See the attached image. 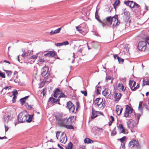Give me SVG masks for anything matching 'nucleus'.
Segmentation results:
<instances>
[{"mask_svg":"<svg viewBox=\"0 0 149 149\" xmlns=\"http://www.w3.org/2000/svg\"><path fill=\"white\" fill-rule=\"evenodd\" d=\"M73 147V144L70 142L68 144V145L66 147V149H72Z\"/></svg>","mask_w":149,"mask_h":149,"instance_id":"23","label":"nucleus"},{"mask_svg":"<svg viewBox=\"0 0 149 149\" xmlns=\"http://www.w3.org/2000/svg\"><path fill=\"white\" fill-rule=\"evenodd\" d=\"M81 93L82 94H83L84 95L86 96H87V93L86 91H80Z\"/></svg>","mask_w":149,"mask_h":149,"instance_id":"39","label":"nucleus"},{"mask_svg":"<svg viewBox=\"0 0 149 149\" xmlns=\"http://www.w3.org/2000/svg\"><path fill=\"white\" fill-rule=\"evenodd\" d=\"M56 119L60 126L64 127L67 125V118L61 119L59 117L56 116Z\"/></svg>","mask_w":149,"mask_h":149,"instance_id":"6","label":"nucleus"},{"mask_svg":"<svg viewBox=\"0 0 149 149\" xmlns=\"http://www.w3.org/2000/svg\"><path fill=\"white\" fill-rule=\"evenodd\" d=\"M134 6H135L137 8H139L140 6L138 4L135 2L134 3Z\"/></svg>","mask_w":149,"mask_h":149,"instance_id":"59","label":"nucleus"},{"mask_svg":"<svg viewBox=\"0 0 149 149\" xmlns=\"http://www.w3.org/2000/svg\"><path fill=\"white\" fill-rule=\"evenodd\" d=\"M128 147L130 148H135V149H140L141 148L138 141L134 139H132L129 142L128 144Z\"/></svg>","mask_w":149,"mask_h":149,"instance_id":"5","label":"nucleus"},{"mask_svg":"<svg viewBox=\"0 0 149 149\" xmlns=\"http://www.w3.org/2000/svg\"><path fill=\"white\" fill-rule=\"evenodd\" d=\"M59 140L60 142L65 143L67 141V138L64 132L62 133Z\"/></svg>","mask_w":149,"mask_h":149,"instance_id":"11","label":"nucleus"},{"mask_svg":"<svg viewBox=\"0 0 149 149\" xmlns=\"http://www.w3.org/2000/svg\"><path fill=\"white\" fill-rule=\"evenodd\" d=\"M119 1L117 2V1H116L113 4V6L114 8H115V7L116 6L118 5L119 4Z\"/></svg>","mask_w":149,"mask_h":149,"instance_id":"50","label":"nucleus"},{"mask_svg":"<svg viewBox=\"0 0 149 149\" xmlns=\"http://www.w3.org/2000/svg\"><path fill=\"white\" fill-rule=\"evenodd\" d=\"M13 96V97L12 101L14 103L16 102V97L15 95Z\"/></svg>","mask_w":149,"mask_h":149,"instance_id":"54","label":"nucleus"},{"mask_svg":"<svg viewBox=\"0 0 149 149\" xmlns=\"http://www.w3.org/2000/svg\"><path fill=\"white\" fill-rule=\"evenodd\" d=\"M0 77L3 78H5V74L2 73L1 71H0Z\"/></svg>","mask_w":149,"mask_h":149,"instance_id":"44","label":"nucleus"},{"mask_svg":"<svg viewBox=\"0 0 149 149\" xmlns=\"http://www.w3.org/2000/svg\"><path fill=\"white\" fill-rule=\"evenodd\" d=\"M116 127H115L113 130L111 131V134L112 136H113L115 135L117 133L116 132Z\"/></svg>","mask_w":149,"mask_h":149,"instance_id":"31","label":"nucleus"},{"mask_svg":"<svg viewBox=\"0 0 149 149\" xmlns=\"http://www.w3.org/2000/svg\"><path fill=\"white\" fill-rule=\"evenodd\" d=\"M55 45L56 46H61L63 45V44L62 42L61 43H56L55 44Z\"/></svg>","mask_w":149,"mask_h":149,"instance_id":"49","label":"nucleus"},{"mask_svg":"<svg viewBox=\"0 0 149 149\" xmlns=\"http://www.w3.org/2000/svg\"><path fill=\"white\" fill-rule=\"evenodd\" d=\"M118 16L115 15L113 17H108L106 19H104L102 21L101 25L103 28H107L109 26L113 24V27H115L120 23L118 19Z\"/></svg>","mask_w":149,"mask_h":149,"instance_id":"1","label":"nucleus"},{"mask_svg":"<svg viewBox=\"0 0 149 149\" xmlns=\"http://www.w3.org/2000/svg\"><path fill=\"white\" fill-rule=\"evenodd\" d=\"M29 115L28 117V119H27V118H26V121L27 122L30 123L32 121L33 115Z\"/></svg>","mask_w":149,"mask_h":149,"instance_id":"25","label":"nucleus"},{"mask_svg":"<svg viewBox=\"0 0 149 149\" xmlns=\"http://www.w3.org/2000/svg\"><path fill=\"white\" fill-rule=\"evenodd\" d=\"M109 93L108 89H105L102 91V94L104 96H106Z\"/></svg>","mask_w":149,"mask_h":149,"instance_id":"29","label":"nucleus"},{"mask_svg":"<svg viewBox=\"0 0 149 149\" xmlns=\"http://www.w3.org/2000/svg\"><path fill=\"white\" fill-rule=\"evenodd\" d=\"M39 54H37L36 55H33L31 56L30 58L31 59H36L38 57V55Z\"/></svg>","mask_w":149,"mask_h":149,"instance_id":"45","label":"nucleus"},{"mask_svg":"<svg viewBox=\"0 0 149 149\" xmlns=\"http://www.w3.org/2000/svg\"><path fill=\"white\" fill-rule=\"evenodd\" d=\"M32 51L28 50L27 52H23L22 54V56L24 58H28L29 56L33 54Z\"/></svg>","mask_w":149,"mask_h":149,"instance_id":"13","label":"nucleus"},{"mask_svg":"<svg viewBox=\"0 0 149 149\" xmlns=\"http://www.w3.org/2000/svg\"><path fill=\"white\" fill-rule=\"evenodd\" d=\"M132 1H124V3L127 6H129L130 8L131 5V4L132 3Z\"/></svg>","mask_w":149,"mask_h":149,"instance_id":"24","label":"nucleus"},{"mask_svg":"<svg viewBox=\"0 0 149 149\" xmlns=\"http://www.w3.org/2000/svg\"><path fill=\"white\" fill-rule=\"evenodd\" d=\"M7 122H8L10 120H12V118H10V116L9 115H8L7 116Z\"/></svg>","mask_w":149,"mask_h":149,"instance_id":"51","label":"nucleus"},{"mask_svg":"<svg viewBox=\"0 0 149 149\" xmlns=\"http://www.w3.org/2000/svg\"><path fill=\"white\" fill-rule=\"evenodd\" d=\"M128 133L127 129H124V128L122 129V130L120 132V133H122L124 134H127Z\"/></svg>","mask_w":149,"mask_h":149,"instance_id":"33","label":"nucleus"},{"mask_svg":"<svg viewBox=\"0 0 149 149\" xmlns=\"http://www.w3.org/2000/svg\"><path fill=\"white\" fill-rule=\"evenodd\" d=\"M118 62L119 63H122L124 61V59L121 58L119 57V58L118 59Z\"/></svg>","mask_w":149,"mask_h":149,"instance_id":"43","label":"nucleus"},{"mask_svg":"<svg viewBox=\"0 0 149 149\" xmlns=\"http://www.w3.org/2000/svg\"><path fill=\"white\" fill-rule=\"evenodd\" d=\"M41 74L42 77L44 78V81L46 82H51V75L49 73V68L48 67L45 66L41 69Z\"/></svg>","mask_w":149,"mask_h":149,"instance_id":"3","label":"nucleus"},{"mask_svg":"<svg viewBox=\"0 0 149 149\" xmlns=\"http://www.w3.org/2000/svg\"><path fill=\"white\" fill-rule=\"evenodd\" d=\"M61 91L59 89L57 88L56 89L54 92V96L55 97H58L60 93L61 92Z\"/></svg>","mask_w":149,"mask_h":149,"instance_id":"16","label":"nucleus"},{"mask_svg":"<svg viewBox=\"0 0 149 149\" xmlns=\"http://www.w3.org/2000/svg\"><path fill=\"white\" fill-rule=\"evenodd\" d=\"M121 95L122 94L120 93H116L114 96L115 101H118L120 99Z\"/></svg>","mask_w":149,"mask_h":149,"instance_id":"17","label":"nucleus"},{"mask_svg":"<svg viewBox=\"0 0 149 149\" xmlns=\"http://www.w3.org/2000/svg\"><path fill=\"white\" fill-rule=\"evenodd\" d=\"M59 100H60L59 99H56L53 97H50L49 100V102H51L52 104L53 103H57L58 102V104H60L59 102Z\"/></svg>","mask_w":149,"mask_h":149,"instance_id":"15","label":"nucleus"},{"mask_svg":"<svg viewBox=\"0 0 149 149\" xmlns=\"http://www.w3.org/2000/svg\"><path fill=\"white\" fill-rule=\"evenodd\" d=\"M61 29V28L60 27L55 30L54 31H51L50 32V34L52 35L54 34L59 33L60 32Z\"/></svg>","mask_w":149,"mask_h":149,"instance_id":"20","label":"nucleus"},{"mask_svg":"<svg viewBox=\"0 0 149 149\" xmlns=\"http://www.w3.org/2000/svg\"><path fill=\"white\" fill-rule=\"evenodd\" d=\"M13 93L12 95H14L17 94L18 93L17 91L16 90H14L12 92Z\"/></svg>","mask_w":149,"mask_h":149,"instance_id":"48","label":"nucleus"},{"mask_svg":"<svg viewBox=\"0 0 149 149\" xmlns=\"http://www.w3.org/2000/svg\"><path fill=\"white\" fill-rule=\"evenodd\" d=\"M7 119V116L6 117L5 116H4L3 118V121H4L6 122Z\"/></svg>","mask_w":149,"mask_h":149,"instance_id":"63","label":"nucleus"},{"mask_svg":"<svg viewBox=\"0 0 149 149\" xmlns=\"http://www.w3.org/2000/svg\"><path fill=\"white\" fill-rule=\"evenodd\" d=\"M136 84V82L134 80H130L129 85L131 89L133 91H136L137 89H138L139 87V86L138 84H137V86H135Z\"/></svg>","mask_w":149,"mask_h":149,"instance_id":"8","label":"nucleus"},{"mask_svg":"<svg viewBox=\"0 0 149 149\" xmlns=\"http://www.w3.org/2000/svg\"><path fill=\"white\" fill-rule=\"evenodd\" d=\"M143 86H144L145 85H148L149 83V79L147 78H145L143 79Z\"/></svg>","mask_w":149,"mask_h":149,"instance_id":"21","label":"nucleus"},{"mask_svg":"<svg viewBox=\"0 0 149 149\" xmlns=\"http://www.w3.org/2000/svg\"><path fill=\"white\" fill-rule=\"evenodd\" d=\"M79 32L81 33V34H82V35H85L87 33V31L86 30L85 31L84 30H83V29H82V31H80Z\"/></svg>","mask_w":149,"mask_h":149,"instance_id":"41","label":"nucleus"},{"mask_svg":"<svg viewBox=\"0 0 149 149\" xmlns=\"http://www.w3.org/2000/svg\"><path fill=\"white\" fill-rule=\"evenodd\" d=\"M11 87V86H6L4 87V89L5 90H7L8 89L9 90L10 89Z\"/></svg>","mask_w":149,"mask_h":149,"instance_id":"58","label":"nucleus"},{"mask_svg":"<svg viewBox=\"0 0 149 149\" xmlns=\"http://www.w3.org/2000/svg\"><path fill=\"white\" fill-rule=\"evenodd\" d=\"M99 10V9H98L97 8L96 9V11L95 13V18L100 23H101L102 21L100 19L99 17V16L98 15V12Z\"/></svg>","mask_w":149,"mask_h":149,"instance_id":"18","label":"nucleus"},{"mask_svg":"<svg viewBox=\"0 0 149 149\" xmlns=\"http://www.w3.org/2000/svg\"><path fill=\"white\" fill-rule=\"evenodd\" d=\"M74 116L70 117L68 118H67V125H72V120L74 118Z\"/></svg>","mask_w":149,"mask_h":149,"instance_id":"22","label":"nucleus"},{"mask_svg":"<svg viewBox=\"0 0 149 149\" xmlns=\"http://www.w3.org/2000/svg\"><path fill=\"white\" fill-rule=\"evenodd\" d=\"M113 56L114 57L115 59H118L119 58V57L117 54L114 55Z\"/></svg>","mask_w":149,"mask_h":149,"instance_id":"61","label":"nucleus"},{"mask_svg":"<svg viewBox=\"0 0 149 149\" xmlns=\"http://www.w3.org/2000/svg\"><path fill=\"white\" fill-rule=\"evenodd\" d=\"M102 99L101 98H97L96 100H95V104L96 105H97V104L98 103H99L100 101H101V100Z\"/></svg>","mask_w":149,"mask_h":149,"instance_id":"36","label":"nucleus"},{"mask_svg":"<svg viewBox=\"0 0 149 149\" xmlns=\"http://www.w3.org/2000/svg\"><path fill=\"white\" fill-rule=\"evenodd\" d=\"M44 56H48L51 57H55V58H56L55 56H57L56 52L54 51H50L48 53L44 54Z\"/></svg>","mask_w":149,"mask_h":149,"instance_id":"12","label":"nucleus"},{"mask_svg":"<svg viewBox=\"0 0 149 149\" xmlns=\"http://www.w3.org/2000/svg\"><path fill=\"white\" fill-rule=\"evenodd\" d=\"M72 125H67L64 127L68 129H74L73 126Z\"/></svg>","mask_w":149,"mask_h":149,"instance_id":"28","label":"nucleus"},{"mask_svg":"<svg viewBox=\"0 0 149 149\" xmlns=\"http://www.w3.org/2000/svg\"><path fill=\"white\" fill-rule=\"evenodd\" d=\"M45 85V83L44 82L42 81L40 84L39 86L40 87H42Z\"/></svg>","mask_w":149,"mask_h":149,"instance_id":"55","label":"nucleus"},{"mask_svg":"<svg viewBox=\"0 0 149 149\" xmlns=\"http://www.w3.org/2000/svg\"><path fill=\"white\" fill-rule=\"evenodd\" d=\"M91 141H93L88 138H86L84 140V142L85 143H91Z\"/></svg>","mask_w":149,"mask_h":149,"instance_id":"27","label":"nucleus"},{"mask_svg":"<svg viewBox=\"0 0 149 149\" xmlns=\"http://www.w3.org/2000/svg\"><path fill=\"white\" fill-rule=\"evenodd\" d=\"M25 103V106H26V104H27L28 107H27V108L28 109H30L32 108V107H31V106L29 105L28 104V103Z\"/></svg>","mask_w":149,"mask_h":149,"instance_id":"53","label":"nucleus"},{"mask_svg":"<svg viewBox=\"0 0 149 149\" xmlns=\"http://www.w3.org/2000/svg\"><path fill=\"white\" fill-rule=\"evenodd\" d=\"M109 80H111V82H112V81L113 80V79L111 76H109V77H106L105 81L107 82Z\"/></svg>","mask_w":149,"mask_h":149,"instance_id":"35","label":"nucleus"},{"mask_svg":"<svg viewBox=\"0 0 149 149\" xmlns=\"http://www.w3.org/2000/svg\"><path fill=\"white\" fill-rule=\"evenodd\" d=\"M61 132H59V131H57L56 132V138H57V139H58V137H59V135H60V133H61Z\"/></svg>","mask_w":149,"mask_h":149,"instance_id":"38","label":"nucleus"},{"mask_svg":"<svg viewBox=\"0 0 149 149\" xmlns=\"http://www.w3.org/2000/svg\"><path fill=\"white\" fill-rule=\"evenodd\" d=\"M122 86H123V84H122L119 83L118 84V88H121L122 87Z\"/></svg>","mask_w":149,"mask_h":149,"instance_id":"62","label":"nucleus"},{"mask_svg":"<svg viewBox=\"0 0 149 149\" xmlns=\"http://www.w3.org/2000/svg\"><path fill=\"white\" fill-rule=\"evenodd\" d=\"M141 115L139 113L135 114L132 108L130 106L126 105L124 116L126 118H134V117H136L138 119V123Z\"/></svg>","mask_w":149,"mask_h":149,"instance_id":"2","label":"nucleus"},{"mask_svg":"<svg viewBox=\"0 0 149 149\" xmlns=\"http://www.w3.org/2000/svg\"><path fill=\"white\" fill-rule=\"evenodd\" d=\"M139 109L142 113L143 111L142 106H139Z\"/></svg>","mask_w":149,"mask_h":149,"instance_id":"57","label":"nucleus"},{"mask_svg":"<svg viewBox=\"0 0 149 149\" xmlns=\"http://www.w3.org/2000/svg\"><path fill=\"white\" fill-rule=\"evenodd\" d=\"M126 138V136H124L122 138L119 139L118 140L120 141L121 143H123L124 141H125Z\"/></svg>","mask_w":149,"mask_h":149,"instance_id":"34","label":"nucleus"},{"mask_svg":"<svg viewBox=\"0 0 149 149\" xmlns=\"http://www.w3.org/2000/svg\"><path fill=\"white\" fill-rule=\"evenodd\" d=\"M76 28L77 30L79 31V32L82 31V28L81 27V26H76Z\"/></svg>","mask_w":149,"mask_h":149,"instance_id":"40","label":"nucleus"},{"mask_svg":"<svg viewBox=\"0 0 149 149\" xmlns=\"http://www.w3.org/2000/svg\"><path fill=\"white\" fill-rule=\"evenodd\" d=\"M147 43L145 40L140 42L138 45V49L140 51H144L146 48Z\"/></svg>","mask_w":149,"mask_h":149,"instance_id":"7","label":"nucleus"},{"mask_svg":"<svg viewBox=\"0 0 149 149\" xmlns=\"http://www.w3.org/2000/svg\"><path fill=\"white\" fill-rule=\"evenodd\" d=\"M76 105H77V107L76 108V110L75 111V112L74 113H75L77 111V109L79 108V103L78 102H76Z\"/></svg>","mask_w":149,"mask_h":149,"instance_id":"46","label":"nucleus"},{"mask_svg":"<svg viewBox=\"0 0 149 149\" xmlns=\"http://www.w3.org/2000/svg\"><path fill=\"white\" fill-rule=\"evenodd\" d=\"M66 107L68 109L70 113H73L75 112V107L72 102L69 101L67 103Z\"/></svg>","mask_w":149,"mask_h":149,"instance_id":"9","label":"nucleus"},{"mask_svg":"<svg viewBox=\"0 0 149 149\" xmlns=\"http://www.w3.org/2000/svg\"><path fill=\"white\" fill-rule=\"evenodd\" d=\"M97 111L94 110V109H92V115L91 116V119H94L98 116V115L97 114Z\"/></svg>","mask_w":149,"mask_h":149,"instance_id":"19","label":"nucleus"},{"mask_svg":"<svg viewBox=\"0 0 149 149\" xmlns=\"http://www.w3.org/2000/svg\"><path fill=\"white\" fill-rule=\"evenodd\" d=\"M5 132H7V131H8L9 128L8 126H6V125H5Z\"/></svg>","mask_w":149,"mask_h":149,"instance_id":"60","label":"nucleus"},{"mask_svg":"<svg viewBox=\"0 0 149 149\" xmlns=\"http://www.w3.org/2000/svg\"><path fill=\"white\" fill-rule=\"evenodd\" d=\"M19 100L22 105H23L24 103H25V100H24L23 98L20 99Z\"/></svg>","mask_w":149,"mask_h":149,"instance_id":"47","label":"nucleus"},{"mask_svg":"<svg viewBox=\"0 0 149 149\" xmlns=\"http://www.w3.org/2000/svg\"><path fill=\"white\" fill-rule=\"evenodd\" d=\"M4 71L6 72V73L8 76H9L11 75L12 73V72L11 71L6 70H5Z\"/></svg>","mask_w":149,"mask_h":149,"instance_id":"37","label":"nucleus"},{"mask_svg":"<svg viewBox=\"0 0 149 149\" xmlns=\"http://www.w3.org/2000/svg\"><path fill=\"white\" fill-rule=\"evenodd\" d=\"M136 123L135 121L133 120L132 119H130L129 121L127 122V125L128 128L131 130L132 132L133 131L132 129L134 128L136 125Z\"/></svg>","mask_w":149,"mask_h":149,"instance_id":"10","label":"nucleus"},{"mask_svg":"<svg viewBox=\"0 0 149 149\" xmlns=\"http://www.w3.org/2000/svg\"><path fill=\"white\" fill-rule=\"evenodd\" d=\"M29 115L26 114L22 113L19 114L17 116L18 122H15L14 123L15 126L20 123H23L25 122L26 120V118H28Z\"/></svg>","mask_w":149,"mask_h":149,"instance_id":"4","label":"nucleus"},{"mask_svg":"<svg viewBox=\"0 0 149 149\" xmlns=\"http://www.w3.org/2000/svg\"><path fill=\"white\" fill-rule=\"evenodd\" d=\"M102 102H103V99H102L100 101V102H99V103H98L96 105L98 107H99L102 104Z\"/></svg>","mask_w":149,"mask_h":149,"instance_id":"52","label":"nucleus"},{"mask_svg":"<svg viewBox=\"0 0 149 149\" xmlns=\"http://www.w3.org/2000/svg\"><path fill=\"white\" fill-rule=\"evenodd\" d=\"M123 13L124 15L127 17H128L130 15V13L127 11L126 8H125L123 9Z\"/></svg>","mask_w":149,"mask_h":149,"instance_id":"26","label":"nucleus"},{"mask_svg":"<svg viewBox=\"0 0 149 149\" xmlns=\"http://www.w3.org/2000/svg\"><path fill=\"white\" fill-rule=\"evenodd\" d=\"M117 127L118 129L120 130L122 129L123 128V126L121 124H119L118 126Z\"/></svg>","mask_w":149,"mask_h":149,"instance_id":"42","label":"nucleus"},{"mask_svg":"<svg viewBox=\"0 0 149 149\" xmlns=\"http://www.w3.org/2000/svg\"><path fill=\"white\" fill-rule=\"evenodd\" d=\"M62 44H63V45H68L69 44V42L68 41H65V42H62Z\"/></svg>","mask_w":149,"mask_h":149,"instance_id":"56","label":"nucleus"},{"mask_svg":"<svg viewBox=\"0 0 149 149\" xmlns=\"http://www.w3.org/2000/svg\"><path fill=\"white\" fill-rule=\"evenodd\" d=\"M96 87L97 88H96V91H97V94H100V90L101 89V87L100 86H97Z\"/></svg>","mask_w":149,"mask_h":149,"instance_id":"32","label":"nucleus"},{"mask_svg":"<svg viewBox=\"0 0 149 149\" xmlns=\"http://www.w3.org/2000/svg\"><path fill=\"white\" fill-rule=\"evenodd\" d=\"M67 96L63 93L62 91H61V92L60 93V95L58 97V99L61 98H65Z\"/></svg>","mask_w":149,"mask_h":149,"instance_id":"30","label":"nucleus"},{"mask_svg":"<svg viewBox=\"0 0 149 149\" xmlns=\"http://www.w3.org/2000/svg\"><path fill=\"white\" fill-rule=\"evenodd\" d=\"M85 146H80L79 149H85Z\"/></svg>","mask_w":149,"mask_h":149,"instance_id":"64","label":"nucleus"},{"mask_svg":"<svg viewBox=\"0 0 149 149\" xmlns=\"http://www.w3.org/2000/svg\"><path fill=\"white\" fill-rule=\"evenodd\" d=\"M116 111L118 115H120L121 113L123 108L120 105H117L116 107Z\"/></svg>","mask_w":149,"mask_h":149,"instance_id":"14","label":"nucleus"}]
</instances>
